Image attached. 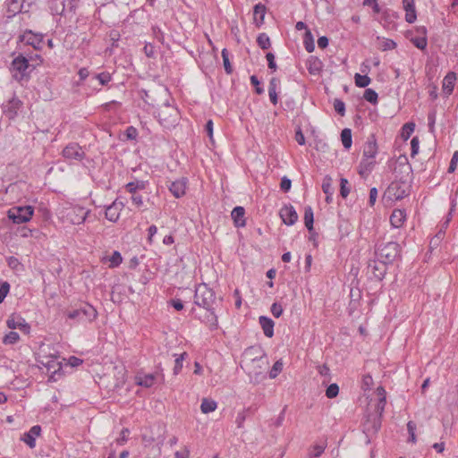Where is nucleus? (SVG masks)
I'll use <instances>...</instances> for the list:
<instances>
[{"label":"nucleus","mask_w":458,"mask_h":458,"mask_svg":"<svg viewBox=\"0 0 458 458\" xmlns=\"http://www.w3.org/2000/svg\"><path fill=\"white\" fill-rule=\"evenodd\" d=\"M123 261L122 255L119 251L114 250L109 258V267H117Z\"/></svg>","instance_id":"41"},{"label":"nucleus","mask_w":458,"mask_h":458,"mask_svg":"<svg viewBox=\"0 0 458 458\" xmlns=\"http://www.w3.org/2000/svg\"><path fill=\"white\" fill-rule=\"evenodd\" d=\"M280 217L286 225H293L298 221V214L293 205H284L279 211Z\"/></svg>","instance_id":"12"},{"label":"nucleus","mask_w":458,"mask_h":458,"mask_svg":"<svg viewBox=\"0 0 458 458\" xmlns=\"http://www.w3.org/2000/svg\"><path fill=\"white\" fill-rule=\"evenodd\" d=\"M156 382V375L155 374H139L136 377V383L139 386H144V387H151Z\"/></svg>","instance_id":"26"},{"label":"nucleus","mask_w":458,"mask_h":458,"mask_svg":"<svg viewBox=\"0 0 458 458\" xmlns=\"http://www.w3.org/2000/svg\"><path fill=\"white\" fill-rule=\"evenodd\" d=\"M194 303L205 309L208 312L206 319L211 325H217V318L215 314L214 304L216 303V293L208 286L207 284L202 283L196 286L194 293Z\"/></svg>","instance_id":"1"},{"label":"nucleus","mask_w":458,"mask_h":458,"mask_svg":"<svg viewBox=\"0 0 458 458\" xmlns=\"http://www.w3.org/2000/svg\"><path fill=\"white\" fill-rule=\"evenodd\" d=\"M20 41L33 47L36 50H39L42 48L43 34L34 33L32 30H27L20 36Z\"/></svg>","instance_id":"10"},{"label":"nucleus","mask_w":458,"mask_h":458,"mask_svg":"<svg viewBox=\"0 0 458 458\" xmlns=\"http://www.w3.org/2000/svg\"><path fill=\"white\" fill-rule=\"evenodd\" d=\"M381 420L378 415L368 414L363 422V432L368 438L375 436L381 428Z\"/></svg>","instance_id":"8"},{"label":"nucleus","mask_w":458,"mask_h":458,"mask_svg":"<svg viewBox=\"0 0 458 458\" xmlns=\"http://www.w3.org/2000/svg\"><path fill=\"white\" fill-rule=\"evenodd\" d=\"M373 385V378L369 374L363 375L361 380V388L366 391L370 389Z\"/></svg>","instance_id":"50"},{"label":"nucleus","mask_w":458,"mask_h":458,"mask_svg":"<svg viewBox=\"0 0 458 458\" xmlns=\"http://www.w3.org/2000/svg\"><path fill=\"white\" fill-rule=\"evenodd\" d=\"M188 356L187 352H182L178 355L174 360V374L177 375L180 373L182 368V361Z\"/></svg>","instance_id":"40"},{"label":"nucleus","mask_w":458,"mask_h":458,"mask_svg":"<svg viewBox=\"0 0 458 458\" xmlns=\"http://www.w3.org/2000/svg\"><path fill=\"white\" fill-rule=\"evenodd\" d=\"M64 315L77 323L92 322L97 318V310L89 303H83L78 309L67 310Z\"/></svg>","instance_id":"4"},{"label":"nucleus","mask_w":458,"mask_h":458,"mask_svg":"<svg viewBox=\"0 0 458 458\" xmlns=\"http://www.w3.org/2000/svg\"><path fill=\"white\" fill-rule=\"evenodd\" d=\"M375 255L377 259L384 261L385 264H392L401 257V247L395 242H382L377 246Z\"/></svg>","instance_id":"3"},{"label":"nucleus","mask_w":458,"mask_h":458,"mask_svg":"<svg viewBox=\"0 0 458 458\" xmlns=\"http://www.w3.org/2000/svg\"><path fill=\"white\" fill-rule=\"evenodd\" d=\"M363 98L366 101L373 105H376L378 100L377 93L372 89H366L363 94Z\"/></svg>","instance_id":"35"},{"label":"nucleus","mask_w":458,"mask_h":458,"mask_svg":"<svg viewBox=\"0 0 458 458\" xmlns=\"http://www.w3.org/2000/svg\"><path fill=\"white\" fill-rule=\"evenodd\" d=\"M283 366L284 365L281 360H276L274 363L271 370L269 371V377L272 379L276 378L278 376V374L283 370Z\"/></svg>","instance_id":"43"},{"label":"nucleus","mask_w":458,"mask_h":458,"mask_svg":"<svg viewBox=\"0 0 458 458\" xmlns=\"http://www.w3.org/2000/svg\"><path fill=\"white\" fill-rule=\"evenodd\" d=\"M232 219L236 227H244L245 221V209L243 207H235L231 213Z\"/></svg>","instance_id":"19"},{"label":"nucleus","mask_w":458,"mask_h":458,"mask_svg":"<svg viewBox=\"0 0 458 458\" xmlns=\"http://www.w3.org/2000/svg\"><path fill=\"white\" fill-rule=\"evenodd\" d=\"M62 155L66 159H74L77 161H81L85 157V152L82 150L81 147L76 142L69 143L63 149Z\"/></svg>","instance_id":"11"},{"label":"nucleus","mask_w":458,"mask_h":458,"mask_svg":"<svg viewBox=\"0 0 458 458\" xmlns=\"http://www.w3.org/2000/svg\"><path fill=\"white\" fill-rule=\"evenodd\" d=\"M457 162H458V151H455L453 154V157L451 158V161H450V164H449V167H448V173H454L455 171L456 165H457Z\"/></svg>","instance_id":"55"},{"label":"nucleus","mask_w":458,"mask_h":458,"mask_svg":"<svg viewBox=\"0 0 458 458\" xmlns=\"http://www.w3.org/2000/svg\"><path fill=\"white\" fill-rule=\"evenodd\" d=\"M270 310L273 316L276 318H279L284 311L282 305L277 302L272 304Z\"/></svg>","instance_id":"53"},{"label":"nucleus","mask_w":458,"mask_h":458,"mask_svg":"<svg viewBox=\"0 0 458 458\" xmlns=\"http://www.w3.org/2000/svg\"><path fill=\"white\" fill-rule=\"evenodd\" d=\"M217 407L216 403L212 399L203 398L201 404H200V410L203 413L207 414L211 411H214Z\"/></svg>","instance_id":"30"},{"label":"nucleus","mask_w":458,"mask_h":458,"mask_svg":"<svg viewBox=\"0 0 458 458\" xmlns=\"http://www.w3.org/2000/svg\"><path fill=\"white\" fill-rule=\"evenodd\" d=\"M23 0H10L8 3V13L13 15L21 13L23 9Z\"/></svg>","instance_id":"32"},{"label":"nucleus","mask_w":458,"mask_h":458,"mask_svg":"<svg viewBox=\"0 0 458 458\" xmlns=\"http://www.w3.org/2000/svg\"><path fill=\"white\" fill-rule=\"evenodd\" d=\"M304 224L308 231L311 233L314 229V214L310 206H306L304 208Z\"/></svg>","instance_id":"28"},{"label":"nucleus","mask_w":458,"mask_h":458,"mask_svg":"<svg viewBox=\"0 0 458 458\" xmlns=\"http://www.w3.org/2000/svg\"><path fill=\"white\" fill-rule=\"evenodd\" d=\"M351 189L349 187V182L345 178L340 180V195L345 199L349 195Z\"/></svg>","instance_id":"44"},{"label":"nucleus","mask_w":458,"mask_h":458,"mask_svg":"<svg viewBox=\"0 0 458 458\" xmlns=\"http://www.w3.org/2000/svg\"><path fill=\"white\" fill-rule=\"evenodd\" d=\"M375 160L362 156V159L359 165V174L361 176L370 173L375 165Z\"/></svg>","instance_id":"25"},{"label":"nucleus","mask_w":458,"mask_h":458,"mask_svg":"<svg viewBox=\"0 0 458 458\" xmlns=\"http://www.w3.org/2000/svg\"><path fill=\"white\" fill-rule=\"evenodd\" d=\"M355 85L359 88H366L371 82V79L368 75H361L360 73H355L354 75Z\"/></svg>","instance_id":"33"},{"label":"nucleus","mask_w":458,"mask_h":458,"mask_svg":"<svg viewBox=\"0 0 458 458\" xmlns=\"http://www.w3.org/2000/svg\"><path fill=\"white\" fill-rule=\"evenodd\" d=\"M124 205L122 201L114 200L111 205L106 208V218L111 222H116L120 217V212Z\"/></svg>","instance_id":"15"},{"label":"nucleus","mask_w":458,"mask_h":458,"mask_svg":"<svg viewBox=\"0 0 458 458\" xmlns=\"http://www.w3.org/2000/svg\"><path fill=\"white\" fill-rule=\"evenodd\" d=\"M266 58L267 60V65H268V68L273 70V71H276L277 66H276V64L275 62V55L273 53L269 52L266 55Z\"/></svg>","instance_id":"57"},{"label":"nucleus","mask_w":458,"mask_h":458,"mask_svg":"<svg viewBox=\"0 0 458 458\" xmlns=\"http://www.w3.org/2000/svg\"><path fill=\"white\" fill-rule=\"evenodd\" d=\"M169 302L178 311L183 309V303L180 299H172Z\"/></svg>","instance_id":"63"},{"label":"nucleus","mask_w":458,"mask_h":458,"mask_svg":"<svg viewBox=\"0 0 458 458\" xmlns=\"http://www.w3.org/2000/svg\"><path fill=\"white\" fill-rule=\"evenodd\" d=\"M190 451L184 447L182 451H177L174 454L175 458H189Z\"/></svg>","instance_id":"64"},{"label":"nucleus","mask_w":458,"mask_h":458,"mask_svg":"<svg viewBox=\"0 0 458 458\" xmlns=\"http://www.w3.org/2000/svg\"><path fill=\"white\" fill-rule=\"evenodd\" d=\"M304 45H305V49L309 53H311L314 51V49H315L314 40H313L311 32L310 30H307L305 33Z\"/></svg>","instance_id":"39"},{"label":"nucleus","mask_w":458,"mask_h":458,"mask_svg":"<svg viewBox=\"0 0 458 458\" xmlns=\"http://www.w3.org/2000/svg\"><path fill=\"white\" fill-rule=\"evenodd\" d=\"M341 140L343 146L345 149H349L352 147V130L349 128H344L341 131Z\"/></svg>","instance_id":"31"},{"label":"nucleus","mask_w":458,"mask_h":458,"mask_svg":"<svg viewBox=\"0 0 458 458\" xmlns=\"http://www.w3.org/2000/svg\"><path fill=\"white\" fill-rule=\"evenodd\" d=\"M20 340V335L17 332L11 331L6 334L3 339L4 344H14Z\"/></svg>","instance_id":"38"},{"label":"nucleus","mask_w":458,"mask_h":458,"mask_svg":"<svg viewBox=\"0 0 458 458\" xmlns=\"http://www.w3.org/2000/svg\"><path fill=\"white\" fill-rule=\"evenodd\" d=\"M266 10V6L260 3L254 6L253 20L258 27L264 23Z\"/></svg>","instance_id":"23"},{"label":"nucleus","mask_w":458,"mask_h":458,"mask_svg":"<svg viewBox=\"0 0 458 458\" xmlns=\"http://www.w3.org/2000/svg\"><path fill=\"white\" fill-rule=\"evenodd\" d=\"M7 264L13 270H16V271L19 270L22 267V265L19 261V259L13 256L7 258Z\"/></svg>","instance_id":"51"},{"label":"nucleus","mask_w":458,"mask_h":458,"mask_svg":"<svg viewBox=\"0 0 458 458\" xmlns=\"http://www.w3.org/2000/svg\"><path fill=\"white\" fill-rule=\"evenodd\" d=\"M403 5L406 12L405 21L409 23L414 22L417 18L414 0H403Z\"/></svg>","instance_id":"21"},{"label":"nucleus","mask_w":458,"mask_h":458,"mask_svg":"<svg viewBox=\"0 0 458 458\" xmlns=\"http://www.w3.org/2000/svg\"><path fill=\"white\" fill-rule=\"evenodd\" d=\"M159 123L166 129L174 127L178 121L179 112L177 108L170 105L161 106L157 112Z\"/></svg>","instance_id":"5"},{"label":"nucleus","mask_w":458,"mask_h":458,"mask_svg":"<svg viewBox=\"0 0 458 458\" xmlns=\"http://www.w3.org/2000/svg\"><path fill=\"white\" fill-rule=\"evenodd\" d=\"M6 325L11 329H20L24 334H30V326L26 322V320L21 316L12 315L6 321Z\"/></svg>","instance_id":"13"},{"label":"nucleus","mask_w":458,"mask_h":458,"mask_svg":"<svg viewBox=\"0 0 458 458\" xmlns=\"http://www.w3.org/2000/svg\"><path fill=\"white\" fill-rule=\"evenodd\" d=\"M377 149H378V148H377V144L376 136H375V134H370L368 137L367 141L364 145L362 156L369 157V158L375 159V157L377 154Z\"/></svg>","instance_id":"16"},{"label":"nucleus","mask_w":458,"mask_h":458,"mask_svg":"<svg viewBox=\"0 0 458 458\" xmlns=\"http://www.w3.org/2000/svg\"><path fill=\"white\" fill-rule=\"evenodd\" d=\"M258 46L263 49H268L271 47L269 37L266 33H260L257 38Z\"/></svg>","instance_id":"34"},{"label":"nucleus","mask_w":458,"mask_h":458,"mask_svg":"<svg viewBox=\"0 0 458 458\" xmlns=\"http://www.w3.org/2000/svg\"><path fill=\"white\" fill-rule=\"evenodd\" d=\"M377 198V188L373 187L369 191V204L370 207H373L375 205Z\"/></svg>","instance_id":"61"},{"label":"nucleus","mask_w":458,"mask_h":458,"mask_svg":"<svg viewBox=\"0 0 458 458\" xmlns=\"http://www.w3.org/2000/svg\"><path fill=\"white\" fill-rule=\"evenodd\" d=\"M125 135L129 140H135L138 136V131L133 126H129L125 131Z\"/></svg>","instance_id":"59"},{"label":"nucleus","mask_w":458,"mask_h":458,"mask_svg":"<svg viewBox=\"0 0 458 458\" xmlns=\"http://www.w3.org/2000/svg\"><path fill=\"white\" fill-rule=\"evenodd\" d=\"M406 219V213L403 209H394L390 216V223L394 228H400Z\"/></svg>","instance_id":"22"},{"label":"nucleus","mask_w":458,"mask_h":458,"mask_svg":"<svg viewBox=\"0 0 458 458\" xmlns=\"http://www.w3.org/2000/svg\"><path fill=\"white\" fill-rule=\"evenodd\" d=\"M407 429H408V432L410 435L409 441L411 443H415L416 442V435H415L416 424L413 421H409L407 423Z\"/></svg>","instance_id":"52"},{"label":"nucleus","mask_w":458,"mask_h":458,"mask_svg":"<svg viewBox=\"0 0 458 458\" xmlns=\"http://www.w3.org/2000/svg\"><path fill=\"white\" fill-rule=\"evenodd\" d=\"M221 54H222L225 71L227 74H231L233 72V67H232L230 60H229V53H228L227 49L224 48L222 50Z\"/></svg>","instance_id":"37"},{"label":"nucleus","mask_w":458,"mask_h":458,"mask_svg":"<svg viewBox=\"0 0 458 458\" xmlns=\"http://www.w3.org/2000/svg\"><path fill=\"white\" fill-rule=\"evenodd\" d=\"M34 68L35 66L30 64L29 60L21 54L15 57L11 64L13 79L22 84L23 81H28L30 80V72Z\"/></svg>","instance_id":"2"},{"label":"nucleus","mask_w":458,"mask_h":458,"mask_svg":"<svg viewBox=\"0 0 458 458\" xmlns=\"http://www.w3.org/2000/svg\"><path fill=\"white\" fill-rule=\"evenodd\" d=\"M90 210L80 206H72L65 208L64 216L72 225H81L87 219Z\"/></svg>","instance_id":"7"},{"label":"nucleus","mask_w":458,"mask_h":458,"mask_svg":"<svg viewBox=\"0 0 458 458\" xmlns=\"http://www.w3.org/2000/svg\"><path fill=\"white\" fill-rule=\"evenodd\" d=\"M34 213L31 206L13 207L7 212V216L14 224H22L29 222Z\"/></svg>","instance_id":"6"},{"label":"nucleus","mask_w":458,"mask_h":458,"mask_svg":"<svg viewBox=\"0 0 458 458\" xmlns=\"http://www.w3.org/2000/svg\"><path fill=\"white\" fill-rule=\"evenodd\" d=\"M322 191L327 195L326 202L331 203L333 201L334 188L332 186V179L329 176H326L322 182Z\"/></svg>","instance_id":"27"},{"label":"nucleus","mask_w":458,"mask_h":458,"mask_svg":"<svg viewBox=\"0 0 458 458\" xmlns=\"http://www.w3.org/2000/svg\"><path fill=\"white\" fill-rule=\"evenodd\" d=\"M386 404V396H382L378 398V401L375 406V411L372 412V415H378L380 419H382V414L385 411V406Z\"/></svg>","instance_id":"36"},{"label":"nucleus","mask_w":458,"mask_h":458,"mask_svg":"<svg viewBox=\"0 0 458 458\" xmlns=\"http://www.w3.org/2000/svg\"><path fill=\"white\" fill-rule=\"evenodd\" d=\"M130 431L128 428H123L120 434V437L117 439L119 445H123L127 441V437Z\"/></svg>","instance_id":"62"},{"label":"nucleus","mask_w":458,"mask_h":458,"mask_svg":"<svg viewBox=\"0 0 458 458\" xmlns=\"http://www.w3.org/2000/svg\"><path fill=\"white\" fill-rule=\"evenodd\" d=\"M339 394V386L337 384L333 383L329 385L326 390V396L329 399L335 398Z\"/></svg>","instance_id":"46"},{"label":"nucleus","mask_w":458,"mask_h":458,"mask_svg":"<svg viewBox=\"0 0 458 458\" xmlns=\"http://www.w3.org/2000/svg\"><path fill=\"white\" fill-rule=\"evenodd\" d=\"M415 124L413 123H407L402 128V137L408 140L411 133L414 131Z\"/></svg>","instance_id":"45"},{"label":"nucleus","mask_w":458,"mask_h":458,"mask_svg":"<svg viewBox=\"0 0 458 458\" xmlns=\"http://www.w3.org/2000/svg\"><path fill=\"white\" fill-rule=\"evenodd\" d=\"M387 264L380 261L378 259L369 260L368 264V273L371 275V278L377 281H382L386 274Z\"/></svg>","instance_id":"9"},{"label":"nucleus","mask_w":458,"mask_h":458,"mask_svg":"<svg viewBox=\"0 0 458 458\" xmlns=\"http://www.w3.org/2000/svg\"><path fill=\"white\" fill-rule=\"evenodd\" d=\"M411 41L412 42V44L419 49L420 50H424L426 49L427 47V45H428V39H427V37H421V36H419V37H416V38H412L411 39Z\"/></svg>","instance_id":"42"},{"label":"nucleus","mask_w":458,"mask_h":458,"mask_svg":"<svg viewBox=\"0 0 458 458\" xmlns=\"http://www.w3.org/2000/svg\"><path fill=\"white\" fill-rule=\"evenodd\" d=\"M334 108L337 114L344 116L345 114V104L338 98H335L334 101Z\"/></svg>","instance_id":"49"},{"label":"nucleus","mask_w":458,"mask_h":458,"mask_svg":"<svg viewBox=\"0 0 458 458\" xmlns=\"http://www.w3.org/2000/svg\"><path fill=\"white\" fill-rule=\"evenodd\" d=\"M147 182L145 181H134L130 182L125 185V189L128 192L134 194L138 190H144L146 188Z\"/></svg>","instance_id":"29"},{"label":"nucleus","mask_w":458,"mask_h":458,"mask_svg":"<svg viewBox=\"0 0 458 458\" xmlns=\"http://www.w3.org/2000/svg\"><path fill=\"white\" fill-rule=\"evenodd\" d=\"M455 81H456V75L453 72H448L445 76V78L443 80V91L445 94L450 95L453 92Z\"/></svg>","instance_id":"24"},{"label":"nucleus","mask_w":458,"mask_h":458,"mask_svg":"<svg viewBox=\"0 0 458 458\" xmlns=\"http://www.w3.org/2000/svg\"><path fill=\"white\" fill-rule=\"evenodd\" d=\"M93 78L98 80L102 86L106 85L111 81V75L109 72H101L96 74Z\"/></svg>","instance_id":"48"},{"label":"nucleus","mask_w":458,"mask_h":458,"mask_svg":"<svg viewBox=\"0 0 458 458\" xmlns=\"http://www.w3.org/2000/svg\"><path fill=\"white\" fill-rule=\"evenodd\" d=\"M292 187V181L287 177H283L280 182V188L283 191L287 192Z\"/></svg>","instance_id":"56"},{"label":"nucleus","mask_w":458,"mask_h":458,"mask_svg":"<svg viewBox=\"0 0 458 458\" xmlns=\"http://www.w3.org/2000/svg\"><path fill=\"white\" fill-rule=\"evenodd\" d=\"M143 50H144L145 55L148 57H155V55H156V47L152 44H150V43L146 44L144 48H143Z\"/></svg>","instance_id":"58"},{"label":"nucleus","mask_w":458,"mask_h":458,"mask_svg":"<svg viewBox=\"0 0 458 458\" xmlns=\"http://www.w3.org/2000/svg\"><path fill=\"white\" fill-rule=\"evenodd\" d=\"M187 179L181 178L173 182L169 186V191L175 198H181L185 194L186 191Z\"/></svg>","instance_id":"17"},{"label":"nucleus","mask_w":458,"mask_h":458,"mask_svg":"<svg viewBox=\"0 0 458 458\" xmlns=\"http://www.w3.org/2000/svg\"><path fill=\"white\" fill-rule=\"evenodd\" d=\"M40 426L35 425L28 432L24 433L21 440L24 441L30 448H33L36 445V437L40 435Z\"/></svg>","instance_id":"18"},{"label":"nucleus","mask_w":458,"mask_h":458,"mask_svg":"<svg viewBox=\"0 0 458 458\" xmlns=\"http://www.w3.org/2000/svg\"><path fill=\"white\" fill-rule=\"evenodd\" d=\"M436 118H437L436 110H432L428 114V131L431 133H434V131H435Z\"/></svg>","instance_id":"47"},{"label":"nucleus","mask_w":458,"mask_h":458,"mask_svg":"<svg viewBox=\"0 0 458 458\" xmlns=\"http://www.w3.org/2000/svg\"><path fill=\"white\" fill-rule=\"evenodd\" d=\"M21 105V101L19 98L13 97L8 100L6 104L3 105V112L8 118L13 119L16 116Z\"/></svg>","instance_id":"14"},{"label":"nucleus","mask_w":458,"mask_h":458,"mask_svg":"<svg viewBox=\"0 0 458 458\" xmlns=\"http://www.w3.org/2000/svg\"><path fill=\"white\" fill-rule=\"evenodd\" d=\"M10 290V284L7 282H4L0 286V303H2L8 294Z\"/></svg>","instance_id":"54"},{"label":"nucleus","mask_w":458,"mask_h":458,"mask_svg":"<svg viewBox=\"0 0 458 458\" xmlns=\"http://www.w3.org/2000/svg\"><path fill=\"white\" fill-rule=\"evenodd\" d=\"M259 322L262 327L264 335L267 337L271 338L274 335L275 322L267 316H260L259 318Z\"/></svg>","instance_id":"20"},{"label":"nucleus","mask_w":458,"mask_h":458,"mask_svg":"<svg viewBox=\"0 0 458 458\" xmlns=\"http://www.w3.org/2000/svg\"><path fill=\"white\" fill-rule=\"evenodd\" d=\"M419 139L418 137H413L411 139V157H414L418 151H419Z\"/></svg>","instance_id":"60"}]
</instances>
